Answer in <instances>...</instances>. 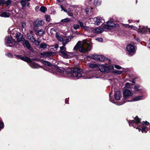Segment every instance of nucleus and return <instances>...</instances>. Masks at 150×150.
Instances as JSON below:
<instances>
[{"mask_svg":"<svg viewBox=\"0 0 150 150\" xmlns=\"http://www.w3.org/2000/svg\"><path fill=\"white\" fill-rule=\"evenodd\" d=\"M91 45L85 42H81L79 41L74 48V50H77L79 48V51L81 52L84 53L90 51L91 48Z\"/></svg>","mask_w":150,"mask_h":150,"instance_id":"obj_1","label":"nucleus"},{"mask_svg":"<svg viewBox=\"0 0 150 150\" xmlns=\"http://www.w3.org/2000/svg\"><path fill=\"white\" fill-rule=\"evenodd\" d=\"M81 69L79 68H72L71 69V76L72 77H76L79 78L81 76L82 74L80 73L81 71Z\"/></svg>","mask_w":150,"mask_h":150,"instance_id":"obj_2","label":"nucleus"},{"mask_svg":"<svg viewBox=\"0 0 150 150\" xmlns=\"http://www.w3.org/2000/svg\"><path fill=\"white\" fill-rule=\"evenodd\" d=\"M114 67L112 65H108L107 64H101L99 66L98 68L102 72H108L110 70L113 69Z\"/></svg>","mask_w":150,"mask_h":150,"instance_id":"obj_3","label":"nucleus"},{"mask_svg":"<svg viewBox=\"0 0 150 150\" xmlns=\"http://www.w3.org/2000/svg\"><path fill=\"white\" fill-rule=\"evenodd\" d=\"M90 20L95 25H98L101 23H103L105 21L103 19L100 17L91 18Z\"/></svg>","mask_w":150,"mask_h":150,"instance_id":"obj_4","label":"nucleus"},{"mask_svg":"<svg viewBox=\"0 0 150 150\" xmlns=\"http://www.w3.org/2000/svg\"><path fill=\"white\" fill-rule=\"evenodd\" d=\"M45 24V22L42 20L36 19L33 23L34 28L36 30L38 29V27L43 25Z\"/></svg>","mask_w":150,"mask_h":150,"instance_id":"obj_5","label":"nucleus"},{"mask_svg":"<svg viewBox=\"0 0 150 150\" xmlns=\"http://www.w3.org/2000/svg\"><path fill=\"white\" fill-rule=\"evenodd\" d=\"M123 97L125 99H127L133 95L132 90L126 89L123 92Z\"/></svg>","mask_w":150,"mask_h":150,"instance_id":"obj_6","label":"nucleus"},{"mask_svg":"<svg viewBox=\"0 0 150 150\" xmlns=\"http://www.w3.org/2000/svg\"><path fill=\"white\" fill-rule=\"evenodd\" d=\"M116 26H117L113 22L108 21L106 25H104L103 28L104 29L111 30L113 27Z\"/></svg>","mask_w":150,"mask_h":150,"instance_id":"obj_7","label":"nucleus"},{"mask_svg":"<svg viewBox=\"0 0 150 150\" xmlns=\"http://www.w3.org/2000/svg\"><path fill=\"white\" fill-rule=\"evenodd\" d=\"M140 120L137 116L134 118V120L129 121V125L134 127L137 124L140 123Z\"/></svg>","mask_w":150,"mask_h":150,"instance_id":"obj_8","label":"nucleus"},{"mask_svg":"<svg viewBox=\"0 0 150 150\" xmlns=\"http://www.w3.org/2000/svg\"><path fill=\"white\" fill-rule=\"evenodd\" d=\"M127 50L129 52H134L135 50L134 46L131 45H129L127 46L126 47Z\"/></svg>","mask_w":150,"mask_h":150,"instance_id":"obj_9","label":"nucleus"},{"mask_svg":"<svg viewBox=\"0 0 150 150\" xmlns=\"http://www.w3.org/2000/svg\"><path fill=\"white\" fill-rule=\"evenodd\" d=\"M104 31V29L101 27H99L95 29L93 28V33H99L103 32Z\"/></svg>","mask_w":150,"mask_h":150,"instance_id":"obj_10","label":"nucleus"},{"mask_svg":"<svg viewBox=\"0 0 150 150\" xmlns=\"http://www.w3.org/2000/svg\"><path fill=\"white\" fill-rule=\"evenodd\" d=\"M5 42L6 44H10L12 43L13 40L11 36H8L5 38Z\"/></svg>","mask_w":150,"mask_h":150,"instance_id":"obj_11","label":"nucleus"},{"mask_svg":"<svg viewBox=\"0 0 150 150\" xmlns=\"http://www.w3.org/2000/svg\"><path fill=\"white\" fill-rule=\"evenodd\" d=\"M17 56L22 60L26 62H30L31 61V59L27 57H22L21 56L19 55H17Z\"/></svg>","mask_w":150,"mask_h":150,"instance_id":"obj_12","label":"nucleus"},{"mask_svg":"<svg viewBox=\"0 0 150 150\" xmlns=\"http://www.w3.org/2000/svg\"><path fill=\"white\" fill-rule=\"evenodd\" d=\"M138 29L142 33H147L149 32V28L146 27H142L139 26Z\"/></svg>","mask_w":150,"mask_h":150,"instance_id":"obj_13","label":"nucleus"},{"mask_svg":"<svg viewBox=\"0 0 150 150\" xmlns=\"http://www.w3.org/2000/svg\"><path fill=\"white\" fill-rule=\"evenodd\" d=\"M53 53L50 52H44L40 53V54L45 57H50L53 55Z\"/></svg>","mask_w":150,"mask_h":150,"instance_id":"obj_14","label":"nucleus"},{"mask_svg":"<svg viewBox=\"0 0 150 150\" xmlns=\"http://www.w3.org/2000/svg\"><path fill=\"white\" fill-rule=\"evenodd\" d=\"M27 2L28 1H27L26 0H21V4L22 6L24 7L26 5H27V6L29 7L30 3H29Z\"/></svg>","mask_w":150,"mask_h":150,"instance_id":"obj_15","label":"nucleus"},{"mask_svg":"<svg viewBox=\"0 0 150 150\" xmlns=\"http://www.w3.org/2000/svg\"><path fill=\"white\" fill-rule=\"evenodd\" d=\"M121 94L120 91H117L116 92L115 94V98L117 100H118L120 99V96Z\"/></svg>","mask_w":150,"mask_h":150,"instance_id":"obj_16","label":"nucleus"},{"mask_svg":"<svg viewBox=\"0 0 150 150\" xmlns=\"http://www.w3.org/2000/svg\"><path fill=\"white\" fill-rule=\"evenodd\" d=\"M16 38L17 41L19 42L23 38V37L19 33H17L16 35Z\"/></svg>","mask_w":150,"mask_h":150,"instance_id":"obj_17","label":"nucleus"},{"mask_svg":"<svg viewBox=\"0 0 150 150\" xmlns=\"http://www.w3.org/2000/svg\"><path fill=\"white\" fill-rule=\"evenodd\" d=\"M29 65L33 68H38V65L36 63L33 62L32 61L29 64Z\"/></svg>","mask_w":150,"mask_h":150,"instance_id":"obj_18","label":"nucleus"},{"mask_svg":"<svg viewBox=\"0 0 150 150\" xmlns=\"http://www.w3.org/2000/svg\"><path fill=\"white\" fill-rule=\"evenodd\" d=\"M10 16V14L8 13L5 12H2L0 15L1 16L5 18L8 17Z\"/></svg>","mask_w":150,"mask_h":150,"instance_id":"obj_19","label":"nucleus"},{"mask_svg":"<svg viewBox=\"0 0 150 150\" xmlns=\"http://www.w3.org/2000/svg\"><path fill=\"white\" fill-rule=\"evenodd\" d=\"M98 61H103L106 60L104 56L102 55H98Z\"/></svg>","mask_w":150,"mask_h":150,"instance_id":"obj_20","label":"nucleus"},{"mask_svg":"<svg viewBox=\"0 0 150 150\" xmlns=\"http://www.w3.org/2000/svg\"><path fill=\"white\" fill-rule=\"evenodd\" d=\"M56 36L57 38L60 41L62 42L63 41V39L59 35V34L57 32L56 34Z\"/></svg>","mask_w":150,"mask_h":150,"instance_id":"obj_21","label":"nucleus"},{"mask_svg":"<svg viewBox=\"0 0 150 150\" xmlns=\"http://www.w3.org/2000/svg\"><path fill=\"white\" fill-rule=\"evenodd\" d=\"M101 1L100 0H95L93 4L96 6H100L101 4Z\"/></svg>","mask_w":150,"mask_h":150,"instance_id":"obj_22","label":"nucleus"},{"mask_svg":"<svg viewBox=\"0 0 150 150\" xmlns=\"http://www.w3.org/2000/svg\"><path fill=\"white\" fill-rule=\"evenodd\" d=\"M23 45L25 46H26L28 49H30V46L29 42L27 41H25L23 42Z\"/></svg>","mask_w":150,"mask_h":150,"instance_id":"obj_23","label":"nucleus"},{"mask_svg":"<svg viewBox=\"0 0 150 150\" xmlns=\"http://www.w3.org/2000/svg\"><path fill=\"white\" fill-rule=\"evenodd\" d=\"M84 29L88 31L93 33V28H90L85 26Z\"/></svg>","mask_w":150,"mask_h":150,"instance_id":"obj_24","label":"nucleus"},{"mask_svg":"<svg viewBox=\"0 0 150 150\" xmlns=\"http://www.w3.org/2000/svg\"><path fill=\"white\" fill-rule=\"evenodd\" d=\"M44 33V30L43 29H41L37 31L36 34L39 36L42 35Z\"/></svg>","mask_w":150,"mask_h":150,"instance_id":"obj_25","label":"nucleus"},{"mask_svg":"<svg viewBox=\"0 0 150 150\" xmlns=\"http://www.w3.org/2000/svg\"><path fill=\"white\" fill-rule=\"evenodd\" d=\"M40 47L41 48L45 49L47 48V45L45 43H42L40 44Z\"/></svg>","mask_w":150,"mask_h":150,"instance_id":"obj_26","label":"nucleus"},{"mask_svg":"<svg viewBox=\"0 0 150 150\" xmlns=\"http://www.w3.org/2000/svg\"><path fill=\"white\" fill-rule=\"evenodd\" d=\"M142 97H143L142 96H140L135 97L133 98L132 101H138L142 99Z\"/></svg>","mask_w":150,"mask_h":150,"instance_id":"obj_27","label":"nucleus"},{"mask_svg":"<svg viewBox=\"0 0 150 150\" xmlns=\"http://www.w3.org/2000/svg\"><path fill=\"white\" fill-rule=\"evenodd\" d=\"M98 55H93L91 56V58L96 60H98Z\"/></svg>","mask_w":150,"mask_h":150,"instance_id":"obj_28","label":"nucleus"},{"mask_svg":"<svg viewBox=\"0 0 150 150\" xmlns=\"http://www.w3.org/2000/svg\"><path fill=\"white\" fill-rule=\"evenodd\" d=\"M40 10L42 13L45 12L47 10V8L45 6H42L40 8Z\"/></svg>","mask_w":150,"mask_h":150,"instance_id":"obj_29","label":"nucleus"},{"mask_svg":"<svg viewBox=\"0 0 150 150\" xmlns=\"http://www.w3.org/2000/svg\"><path fill=\"white\" fill-rule=\"evenodd\" d=\"M70 40H69V39L67 38L63 40L62 42L63 45V46H65L66 44L69 42Z\"/></svg>","mask_w":150,"mask_h":150,"instance_id":"obj_30","label":"nucleus"},{"mask_svg":"<svg viewBox=\"0 0 150 150\" xmlns=\"http://www.w3.org/2000/svg\"><path fill=\"white\" fill-rule=\"evenodd\" d=\"M43 64L45 65L50 67L52 66V64L49 62L44 61H43Z\"/></svg>","mask_w":150,"mask_h":150,"instance_id":"obj_31","label":"nucleus"},{"mask_svg":"<svg viewBox=\"0 0 150 150\" xmlns=\"http://www.w3.org/2000/svg\"><path fill=\"white\" fill-rule=\"evenodd\" d=\"M124 25V27L125 28H137L133 26V25H129L127 24H123Z\"/></svg>","mask_w":150,"mask_h":150,"instance_id":"obj_32","label":"nucleus"},{"mask_svg":"<svg viewBox=\"0 0 150 150\" xmlns=\"http://www.w3.org/2000/svg\"><path fill=\"white\" fill-rule=\"evenodd\" d=\"M70 21V20L68 18H66L61 20V21L63 22L66 23Z\"/></svg>","mask_w":150,"mask_h":150,"instance_id":"obj_33","label":"nucleus"},{"mask_svg":"<svg viewBox=\"0 0 150 150\" xmlns=\"http://www.w3.org/2000/svg\"><path fill=\"white\" fill-rule=\"evenodd\" d=\"M28 38L31 40L32 42H34L35 41V39L34 37L32 35H29L28 36Z\"/></svg>","mask_w":150,"mask_h":150,"instance_id":"obj_34","label":"nucleus"},{"mask_svg":"<svg viewBox=\"0 0 150 150\" xmlns=\"http://www.w3.org/2000/svg\"><path fill=\"white\" fill-rule=\"evenodd\" d=\"M45 18L46 21H47L49 22L50 21L51 18L50 15H46L45 16Z\"/></svg>","mask_w":150,"mask_h":150,"instance_id":"obj_35","label":"nucleus"},{"mask_svg":"<svg viewBox=\"0 0 150 150\" xmlns=\"http://www.w3.org/2000/svg\"><path fill=\"white\" fill-rule=\"evenodd\" d=\"M67 13V14L68 15V16H73V13L71 10L69 11H67V12H66Z\"/></svg>","mask_w":150,"mask_h":150,"instance_id":"obj_36","label":"nucleus"},{"mask_svg":"<svg viewBox=\"0 0 150 150\" xmlns=\"http://www.w3.org/2000/svg\"><path fill=\"white\" fill-rule=\"evenodd\" d=\"M73 27L74 29L76 30L79 28L80 26L78 24H75L73 25Z\"/></svg>","mask_w":150,"mask_h":150,"instance_id":"obj_37","label":"nucleus"},{"mask_svg":"<svg viewBox=\"0 0 150 150\" xmlns=\"http://www.w3.org/2000/svg\"><path fill=\"white\" fill-rule=\"evenodd\" d=\"M11 0H7L6 1H5V4L8 6L11 4Z\"/></svg>","mask_w":150,"mask_h":150,"instance_id":"obj_38","label":"nucleus"},{"mask_svg":"<svg viewBox=\"0 0 150 150\" xmlns=\"http://www.w3.org/2000/svg\"><path fill=\"white\" fill-rule=\"evenodd\" d=\"M130 83H126L125 85V88H131V87H130Z\"/></svg>","mask_w":150,"mask_h":150,"instance_id":"obj_39","label":"nucleus"},{"mask_svg":"<svg viewBox=\"0 0 150 150\" xmlns=\"http://www.w3.org/2000/svg\"><path fill=\"white\" fill-rule=\"evenodd\" d=\"M78 23L79 24L80 26L81 27V28L84 29L85 26L83 25V23L80 21H79Z\"/></svg>","mask_w":150,"mask_h":150,"instance_id":"obj_40","label":"nucleus"},{"mask_svg":"<svg viewBox=\"0 0 150 150\" xmlns=\"http://www.w3.org/2000/svg\"><path fill=\"white\" fill-rule=\"evenodd\" d=\"M65 46H63V45L62 46H61V47H60V52L61 51H64L66 50V48L65 47Z\"/></svg>","mask_w":150,"mask_h":150,"instance_id":"obj_41","label":"nucleus"},{"mask_svg":"<svg viewBox=\"0 0 150 150\" xmlns=\"http://www.w3.org/2000/svg\"><path fill=\"white\" fill-rule=\"evenodd\" d=\"M22 26L23 28H25L26 26V23L24 22H22Z\"/></svg>","mask_w":150,"mask_h":150,"instance_id":"obj_42","label":"nucleus"},{"mask_svg":"<svg viewBox=\"0 0 150 150\" xmlns=\"http://www.w3.org/2000/svg\"><path fill=\"white\" fill-rule=\"evenodd\" d=\"M4 127V123L3 122L0 121V130Z\"/></svg>","mask_w":150,"mask_h":150,"instance_id":"obj_43","label":"nucleus"},{"mask_svg":"<svg viewBox=\"0 0 150 150\" xmlns=\"http://www.w3.org/2000/svg\"><path fill=\"white\" fill-rule=\"evenodd\" d=\"M34 42H35V44L36 45H39L40 43V42L38 40H35Z\"/></svg>","mask_w":150,"mask_h":150,"instance_id":"obj_44","label":"nucleus"},{"mask_svg":"<svg viewBox=\"0 0 150 150\" xmlns=\"http://www.w3.org/2000/svg\"><path fill=\"white\" fill-rule=\"evenodd\" d=\"M89 67L91 68L95 67H96V65H94L93 64H91L89 65Z\"/></svg>","mask_w":150,"mask_h":150,"instance_id":"obj_45","label":"nucleus"},{"mask_svg":"<svg viewBox=\"0 0 150 150\" xmlns=\"http://www.w3.org/2000/svg\"><path fill=\"white\" fill-rule=\"evenodd\" d=\"M115 68H116L117 69H120L121 68V67L120 66L116 65H115Z\"/></svg>","mask_w":150,"mask_h":150,"instance_id":"obj_46","label":"nucleus"},{"mask_svg":"<svg viewBox=\"0 0 150 150\" xmlns=\"http://www.w3.org/2000/svg\"><path fill=\"white\" fill-rule=\"evenodd\" d=\"M115 73L116 74H121L122 73V71H120L117 70V71H115Z\"/></svg>","mask_w":150,"mask_h":150,"instance_id":"obj_47","label":"nucleus"},{"mask_svg":"<svg viewBox=\"0 0 150 150\" xmlns=\"http://www.w3.org/2000/svg\"><path fill=\"white\" fill-rule=\"evenodd\" d=\"M139 86H136L134 87L135 90L137 91H138L139 89Z\"/></svg>","mask_w":150,"mask_h":150,"instance_id":"obj_48","label":"nucleus"},{"mask_svg":"<svg viewBox=\"0 0 150 150\" xmlns=\"http://www.w3.org/2000/svg\"><path fill=\"white\" fill-rule=\"evenodd\" d=\"M5 0H0V4H5Z\"/></svg>","mask_w":150,"mask_h":150,"instance_id":"obj_49","label":"nucleus"},{"mask_svg":"<svg viewBox=\"0 0 150 150\" xmlns=\"http://www.w3.org/2000/svg\"><path fill=\"white\" fill-rule=\"evenodd\" d=\"M146 128L145 127H143V128H142V132H145V133H146L147 132L145 130Z\"/></svg>","mask_w":150,"mask_h":150,"instance_id":"obj_50","label":"nucleus"},{"mask_svg":"<svg viewBox=\"0 0 150 150\" xmlns=\"http://www.w3.org/2000/svg\"><path fill=\"white\" fill-rule=\"evenodd\" d=\"M53 32H55V30L54 29L52 28L50 30V33L52 34L53 33Z\"/></svg>","mask_w":150,"mask_h":150,"instance_id":"obj_51","label":"nucleus"},{"mask_svg":"<svg viewBox=\"0 0 150 150\" xmlns=\"http://www.w3.org/2000/svg\"><path fill=\"white\" fill-rule=\"evenodd\" d=\"M60 7L62 10L64 11L65 12H67V11L65 9H64L62 6H61Z\"/></svg>","mask_w":150,"mask_h":150,"instance_id":"obj_52","label":"nucleus"},{"mask_svg":"<svg viewBox=\"0 0 150 150\" xmlns=\"http://www.w3.org/2000/svg\"><path fill=\"white\" fill-rule=\"evenodd\" d=\"M57 71H58V72H61V73H64V71H63L61 70L60 69H57Z\"/></svg>","mask_w":150,"mask_h":150,"instance_id":"obj_53","label":"nucleus"},{"mask_svg":"<svg viewBox=\"0 0 150 150\" xmlns=\"http://www.w3.org/2000/svg\"><path fill=\"white\" fill-rule=\"evenodd\" d=\"M63 55H65L66 54L65 52H64V51H61L60 52Z\"/></svg>","mask_w":150,"mask_h":150,"instance_id":"obj_54","label":"nucleus"},{"mask_svg":"<svg viewBox=\"0 0 150 150\" xmlns=\"http://www.w3.org/2000/svg\"><path fill=\"white\" fill-rule=\"evenodd\" d=\"M39 9V7L37 6L35 7V11H38V10Z\"/></svg>","mask_w":150,"mask_h":150,"instance_id":"obj_55","label":"nucleus"},{"mask_svg":"<svg viewBox=\"0 0 150 150\" xmlns=\"http://www.w3.org/2000/svg\"><path fill=\"white\" fill-rule=\"evenodd\" d=\"M144 122L146 125H148L149 124V123L147 121H144Z\"/></svg>","mask_w":150,"mask_h":150,"instance_id":"obj_56","label":"nucleus"},{"mask_svg":"<svg viewBox=\"0 0 150 150\" xmlns=\"http://www.w3.org/2000/svg\"><path fill=\"white\" fill-rule=\"evenodd\" d=\"M85 10L86 12L87 13L89 11L88 8H85Z\"/></svg>","mask_w":150,"mask_h":150,"instance_id":"obj_57","label":"nucleus"},{"mask_svg":"<svg viewBox=\"0 0 150 150\" xmlns=\"http://www.w3.org/2000/svg\"><path fill=\"white\" fill-rule=\"evenodd\" d=\"M9 57H12V55L10 53H8L7 55Z\"/></svg>","mask_w":150,"mask_h":150,"instance_id":"obj_58","label":"nucleus"},{"mask_svg":"<svg viewBox=\"0 0 150 150\" xmlns=\"http://www.w3.org/2000/svg\"><path fill=\"white\" fill-rule=\"evenodd\" d=\"M64 0H57V1L59 2H60L63 1Z\"/></svg>","mask_w":150,"mask_h":150,"instance_id":"obj_59","label":"nucleus"},{"mask_svg":"<svg viewBox=\"0 0 150 150\" xmlns=\"http://www.w3.org/2000/svg\"><path fill=\"white\" fill-rule=\"evenodd\" d=\"M58 47V45H56L55 46V48H57Z\"/></svg>","mask_w":150,"mask_h":150,"instance_id":"obj_60","label":"nucleus"},{"mask_svg":"<svg viewBox=\"0 0 150 150\" xmlns=\"http://www.w3.org/2000/svg\"><path fill=\"white\" fill-rule=\"evenodd\" d=\"M67 102H68V101L66 99L65 101V103H67Z\"/></svg>","mask_w":150,"mask_h":150,"instance_id":"obj_61","label":"nucleus"},{"mask_svg":"<svg viewBox=\"0 0 150 150\" xmlns=\"http://www.w3.org/2000/svg\"><path fill=\"white\" fill-rule=\"evenodd\" d=\"M99 40L100 41H102V39L101 38H100L99 39Z\"/></svg>","mask_w":150,"mask_h":150,"instance_id":"obj_62","label":"nucleus"},{"mask_svg":"<svg viewBox=\"0 0 150 150\" xmlns=\"http://www.w3.org/2000/svg\"><path fill=\"white\" fill-rule=\"evenodd\" d=\"M29 32L31 34L32 33H33V31L32 30H30Z\"/></svg>","mask_w":150,"mask_h":150,"instance_id":"obj_63","label":"nucleus"},{"mask_svg":"<svg viewBox=\"0 0 150 150\" xmlns=\"http://www.w3.org/2000/svg\"><path fill=\"white\" fill-rule=\"evenodd\" d=\"M128 21L129 23H131V21L130 20H129Z\"/></svg>","mask_w":150,"mask_h":150,"instance_id":"obj_64","label":"nucleus"}]
</instances>
